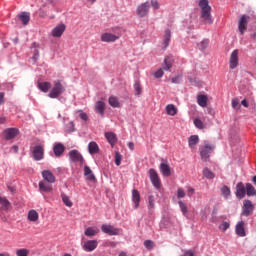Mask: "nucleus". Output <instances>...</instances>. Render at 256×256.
<instances>
[{
	"mask_svg": "<svg viewBox=\"0 0 256 256\" xmlns=\"http://www.w3.org/2000/svg\"><path fill=\"white\" fill-rule=\"evenodd\" d=\"M199 7L201 9V19L207 25H213V17L211 16V6H209V0H200Z\"/></svg>",
	"mask_w": 256,
	"mask_h": 256,
	"instance_id": "obj_1",
	"label": "nucleus"
},
{
	"mask_svg": "<svg viewBox=\"0 0 256 256\" xmlns=\"http://www.w3.org/2000/svg\"><path fill=\"white\" fill-rule=\"evenodd\" d=\"M63 93H65V86H63L60 80H56L54 81V85L48 97H50V99H57L60 95H63Z\"/></svg>",
	"mask_w": 256,
	"mask_h": 256,
	"instance_id": "obj_2",
	"label": "nucleus"
},
{
	"mask_svg": "<svg viewBox=\"0 0 256 256\" xmlns=\"http://www.w3.org/2000/svg\"><path fill=\"white\" fill-rule=\"evenodd\" d=\"M215 150V146L211 145L209 142H204V145L200 148V157L202 161H208L211 157V153Z\"/></svg>",
	"mask_w": 256,
	"mask_h": 256,
	"instance_id": "obj_3",
	"label": "nucleus"
},
{
	"mask_svg": "<svg viewBox=\"0 0 256 256\" xmlns=\"http://www.w3.org/2000/svg\"><path fill=\"white\" fill-rule=\"evenodd\" d=\"M253 211H255V205H253V202L251 200L245 199L243 201L241 215L243 217H250V215H253Z\"/></svg>",
	"mask_w": 256,
	"mask_h": 256,
	"instance_id": "obj_4",
	"label": "nucleus"
},
{
	"mask_svg": "<svg viewBox=\"0 0 256 256\" xmlns=\"http://www.w3.org/2000/svg\"><path fill=\"white\" fill-rule=\"evenodd\" d=\"M100 39L102 43H115V41H119V39H121V34L105 32L101 35Z\"/></svg>",
	"mask_w": 256,
	"mask_h": 256,
	"instance_id": "obj_5",
	"label": "nucleus"
},
{
	"mask_svg": "<svg viewBox=\"0 0 256 256\" xmlns=\"http://www.w3.org/2000/svg\"><path fill=\"white\" fill-rule=\"evenodd\" d=\"M99 242L97 240H87L82 243V249L87 253H91L97 249Z\"/></svg>",
	"mask_w": 256,
	"mask_h": 256,
	"instance_id": "obj_6",
	"label": "nucleus"
},
{
	"mask_svg": "<svg viewBox=\"0 0 256 256\" xmlns=\"http://www.w3.org/2000/svg\"><path fill=\"white\" fill-rule=\"evenodd\" d=\"M68 157L72 163H80V165H83V155H81L79 150H71L68 153Z\"/></svg>",
	"mask_w": 256,
	"mask_h": 256,
	"instance_id": "obj_7",
	"label": "nucleus"
},
{
	"mask_svg": "<svg viewBox=\"0 0 256 256\" xmlns=\"http://www.w3.org/2000/svg\"><path fill=\"white\" fill-rule=\"evenodd\" d=\"M149 177L152 185H154L156 189H161V179H159V174H157V171H155V169L149 170Z\"/></svg>",
	"mask_w": 256,
	"mask_h": 256,
	"instance_id": "obj_8",
	"label": "nucleus"
},
{
	"mask_svg": "<svg viewBox=\"0 0 256 256\" xmlns=\"http://www.w3.org/2000/svg\"><path fill=\"white\" fill-rule=\"evenodd\" d=\"M149 9H151V5L149 4V2H145L137 7L136 13L138 17H147Z\"/></svg>",
	"mask_w": 256,
	"mask_h": 256,
	"instance_id": "obj_9",
	"label": "nucleus"
},
{
	"mask_svg": "<svg viewBox=\"0 0 256 256\" xmlns=\"http://www.w3.org/2000/svg\"><path fill=\"white\" fill-rule=\"evenodd\" d=\"M101 231L103 233H106V235L113 236V235H119L120 230L118 228H115V226L113 225L103 224L101 226Z\"/></svg>",
	"mask_w": 256,
	"mask_h": 256,
	"instance_id": "obj_10",
	"label": "nucleus"
},
{
	"mask_svg": "<svg viewBox=\"0 0 256 256\" xmlns=\"http://www.w3.org/2000/svg\"><path fill=\"white\" fill-rule=\"evenodd\" d=\"M3 135L6 141H11V139H15V137L19 135V129L7 128L3 131Z\"/></svg>",
	"mask_w": 256,
	"mask_h": 256,
	"instance_id": "obj_11",
	"label": "nucleus"
},
{
	"mask_svg": "<svg viewBox=\"0 0 256 256\" xmlns=\"http://www.w3.org/2000/svg\"><path fill=\"white\" fill-rule=\"evenodd\" d=\"M250 17L247 15H242L238 24V29L241 35L247 31V24L249 23Z\"/></svg>",
	"mask_w": 256,
	"mask_h": 256,
	"instance_id": "obj_12",
	"label": "nucleus"
},
{
	"mask_svg": "<svg viewBox=\"0 0 256 256\" xmlns=\"http://www.w3.org/2000/svg\"><path fill=\"white\" fill-rule=\"evenodd\" d=\"M230 69H236L239 65V50H234L230 55L229 60Z\"/></svg>",
	"mask_w": 256,
	"mask_h": 256,
	"instance_id": "obj_13",
	"label": "nucleus"
},
{
	"mask_svg": "<svg viewBox=\"0 0 256 256\" xmlns=\"http://www.w3.org/2000/svg\"><path fill=\"white\" fill-rule=\"evenodd\" d=\"M45 153V149L42 145H36L33 149V157L35 161H41L43 159Z\"/></svg>",
	"mask_w": 256,
	"mask_h": 256,
	"instance_id": "obj_14",
	"label": "nucleus"
},
{
	"mask_svg": "<svg viewBox=\"0 0 256 256\" xmlns=\"http://www.w3.org/2000/svg\"><path fill=\"white\" fill-rule=\"evenodd\" d=\"M245 195H247V188H245V185L243 184V182H239L236 185V197L238 199H243Z\"/></svg>",
	"mask_w": 256,
	"mask_h": 256,
	"instance_id": "obj_15",
	"label": "nucleus"
},
{
	"mask_svg": "<svg viewBox=\"0 0 256 256\" xmlns=\"http://www.w3.org/2000/svg\"><path fill=\"white\" fill-rule=\"evenodd\" d=\"M65 29H67L65 24H58L52 30V37H61L63 35V33H65Z\"/></svg>",
	"mask_w": 256,
	"mask_h": 256,
	"instance_id": "obj_16",
	"label": "nucleus"
},
{
	"mask_svg": "<svg viewBox=\"0 0 256 256\" xmlns=\"http://www.w3.org/2000/svg\"><path fill=\"white\" fill-rule=\"evenodd\" d=\"M42 177L44 181H47V183H55L57 181L53 172L49 170L42 171Z\"/></svg>",
	"mask_w": 256,
	"mask_h": 256,
	"instance_id": "obj_17",
	"label": "nucleus"
},
{
	"mask_svg": "<svg viewBox=\"0 0 256 256\" xmlns=\"http://www.w3.org/2000/svg\"><path fill=\"white\" fill-rule=\"evenodd\" d=\"M132 202L134 203V209H139V203H141V194L139 190H132Z\"/></svg>",
	"mask_w": 256,
	"mask_h": 256,
	"instance_id": "obj_18",
	"label": "nucleus"
},
{
	"mask_svg": "<svg viewBox=\"0 0 256 256\" xmlns=\"http://www.w3.org/2000/svg\"><path fill=\"white\" fill-rule=\"evenodd\" d=\"M236 235H238V237H245V222L244 221H240L237 223L236 228Z\"/></svg>",
	"mask_w": 256,
	"mask_h": 256,
	"instance_id": "obj_19",
	"label": "nucleus"
},
{
	"mask_svg": "<svg viewBox=\"0 0 256 256\" xmlns=\"http://www.w3.org/2000/svg\"><path fill=\"white\" fill-rule=\"evenodd\" d=\"M99 151V144H97V142L92 141L88 144V153H90V155H97Z\"/></svg>",
	"mask_w": 256,
	"mask_h": 256,
	"instance_id": "obj_20",
	"label": "nucleus"
},
{
	"mask_svg": "<svg viewBox=\"0 0 256 256\" xmlns=\"http://www.w3.org/2000/svg\"><path fill=\"white\" fill-rule=\"evenodd\" d=\"M160 172L162 173L163 177H171V167L166 163L160 164Z\"/></svg>",
	"mask_w": 256,
	"mask_h": 256,
	"instance_id": "obj_21",
	"label": "nucleus"
},
{
	"mask_svg": "<svg viewBox=\"0 0 256 256\" xmlns=\"http://www.w3.org/2000/svg\"><path fill=\"white\" fill-rule=\"evenodd\" d=\"M53 151H54L55 157H61V155L65 153V146L61 143H58L53 147Z\"/></svg>",
	"mask_w": 256,
	"mask_h": 256,
	"instance_id": "obj_22",
	"label": "nucleus"
},
{
	"mask_svg": "<svg viewBox=\"0 0 256 256\" xmlns=\"http://www.w3.org/2000/svg\"><path fill=\"white\" fill-rule=\"evenodd\" d=\"M28 221H30L31 223H35L37 221H39V213L36 210H30L28 212V216H27Z\"/></svg>",
	"mask_w": 256,
	"mask_h": 256,
	"instance_id": "obj_23",
	"label": "nucleus"
},
{
	"mask_svg": "<svg viewBox=\"0 0 256 256\" xmlns=\"http://www.w3.org/2000/svg\"><path fill=\"white\" fill-rule=\"evenodd\" d=\"M39 190L42 193H51V191H53V186H51L43 181H40L39 182Z\"/></svg>",
	"mask_w": 256,
	"mask_h": 256,
	"instance_id": "obj_24",
	"label": "nucleus"
},
{
	"mask_svg": "<svg viewBox=\"0 0 256 256\" xmlns=\"http://www.w3.org/2000/svg\"><path fill=\"white\" fill-rule=\"evenodd\" d=\"M18 17L23 25H28L29 21H31V14L29 12H22Z\"/></svg>",
	"mask_w": 256,
	"mask_h": 256,
	"instance_id": "obj_25",
	"label": "nucleus"
},
{
	"mask_svg": "<svg viewBox=\"0 0 256 256\" xmlns=\"http://www.w3.org/2000/svg\"><path fill=\"white\" fill-rule=\"evenodd\" d=\"M105 137L108 141V143L113 147V145H115V143H117V135H115V133L113 132H106L105 133Z\"/></svg>",
	"mask_w": 256,
	"mask_h": 256,
	"instance_id": "obj_26",
	"label": "nucleus"
},
{
	"mask_svg": "<svg viewBox=\"0 0 256 256\" xmlns=\"http://www.w3.org/2000/svg\"><path fill=\"white\" fill-rule=\"evenodd\" d=\"M199 143V136L198 135H192L188 138V145L190 149H195L197 144Z\"/></svg>",
	"mask_w": 256,
	"mask_h": 256,
	"instance_id": "obj_27",
	"label": "nucleus"
},
{
	"mask_svg": "<svg viewBox=\"0 0 256 256\" xmlns=\"http://www.w3.org/2000/svg\"><path fill=\"white\" fill-rule=\"evenodd\" d=\"M84 175L88 181H95V174H93V170L89 166L84 167Z\"/></svg>",
	"mask_w": 256,
	"mask_h": 256,
	"instance_id": "obj_28",
	"label": "nucleus"
},
{
	"mask_svg": "<svg viewBox=\"0 0 256 256\" xmlns=\"http://www.w3.org/2000/svg\"><path fill=\"white\" fill-rule=\"evenodd\" d=\"M95 111L99 113V115H105V102L101 100L96 102Z\"/></svg>",
	"mask_w": 256,
	"mask_h": 256,
	"instance_id": "obj_29",
	"label": "nucleus"
},
{
	"mask_svg": "<svg viewBox=\"0 0 256 256\" xmlns=\"http://www.w3.org/2000/svg\"><path fill=\"white\" fill-rule=\"evenodd\" d=\"M207 95L200 94L197 96V103L200 107H207Z\"/></svg>",
	"mask_w": 256,
	"mask_h": 256,
	"instance_id": "obj_30",
	"label": "nucleus"
},
{
	"mask_svg": "<svg viewBox=\"0 0 256 256\" xmlns=\"http://www.w3.org/2000/svg\"><path fill=\"white\" fill-rule=\"evenodd\" d=\"M166 113L170 115V117H175V115H177V107L173 104H168L166 106Z\"/></svg>",
	"mask_w": 256,
	"mask_h": 256,
	"instance_id": "obj_31",
	"label": "nucleus"
},
{
	"mask_svg": "<svg viewBox=\"0 0 256 256\" xmlns=\"http://www.w3.org/2000/svg\"><path fill=\"white\" fill-rule=\"evenodd\" d=\"M38 88L43 93H47L51 89V83H49V82H39L38 83Z\"/></svg>",
	"mask_w": 256,
	"mask_h": 256,
	"instance_id": "obj_32",
	"label": "nucleus"
},
{
	"mask_svg": "<svg viewBox=\"0 0 256 256\" xmlns=\"http://www.w3.org/2000/svg\"><path fill=\"white\" fill-rule=\"evenodd\" d=\"M170 41H171V30L168 29L165 31V34H164V42H163L164 49H167L169 47Z\"/></svg>",
	"mask_w": 256,
	"mask_h": 256,
	"instance_id": "obj_33",
	"label": "nucleus"
},
{
	"mask_svg": "<svg viewBox=\"0 0 256 256\" xmlns=\"http://www.w3.org/2000/svg\"><path fill=\"white\" fill-rule=\"evenodd\" d=\"M97 233H99V230L93 228V227H88L85 232L84 235L86 237H95V235H97Z\"/></svg>",
	"mask_w": 256,
	"mask_h": 256,
	"instance_id": "obj_34",
	"label": "nucleus"
},
{
	"mask_svg": "<svg viewBox=\"0 0 256 256\" xmlns=\"http://www.w3.org/2000/svg\"><path fill=\"white\" fill-rule=\"evenodd\" d=\"M108 101L111 107L117 108L121 106L119 103V99H117V97L115 96H110Z\"/></svg>",
	"mask_w": 256,
	"mask_h": 256,
	"instance_id": "obj_35",
	"label": "nucleus"
},
{
	"mask_svg": "<svg viewBox=\"0 0 256 256\" xmlns=\"http://www.w3.org/2000/svg\"><path fill=\"white\" fill-rule=\"evenodd\" d=\"M171 67H173V61L169 57L165 58L164 64H163V70L169 71V69H171Z\"/></svg>",
	"mask_w": 256,
	"mask_h": 256,
	"instance_id": "obj_36",
	"label": "nucleus"
},
{
	"mask_svg": "<svg viewBox=\"0 0 256 256\" xmlns=\"http://www.w3.org/2000/svg\"><path fill=\"white\" fill-rule=\"evenodd\" d=\"M0 205L2 209L7 211V209H9V207L11 206V203H9V200H7V198L0 197Z\"/></svg>",
	"mask_w": 256,
	"mask_h": 256,
	"instance_id": "obj_37",
	"label": "nucleus"
},
{
	"mask_svg": "<svg viewBox=\"0 0 256 256\" xmlns=\"http://www.w3.org/2000/svg\"><path fill=\"white\" fill-rule=\"evenodd\" d=\"M61 198H62L64 205H66V207H73V202H71V199H69V196L62 193Z\"/></svg>",
	"mask_w": 256,
	"mask_h": 256,
	"instance_id": "obj_38",
	"label": "nucleus"
},
{
	"mask_svg": "<svg viewBox=\"0 0 256 256\" xmlns=\"http://www.w3.org/2000/svg\"><path fill=\"white\" fill-rule=\"evenodd\" d=\"M203 176L206 179H215V173H213L209 168L203 170Z\"/></svg>",
	"mask_w": 256,
	"mask_h": 256,
	"instance_id": "obj_39",
	"label": "nucleus"
},
{
	"mask_svg": "<svg viewBox=\"0 0 256 256\" xmlns=\"http://www.w3.org/2000/svg\"><path fill=\"white\" fill-rule=\"evenodd\" d=\"M221 193L223 197H225V199H229V197L231 196V189L227 186H223L221 188Z\"/></svg>",
	"mask_w": 256,
	"mask_h": 256,
	"instance_id": "obj_40",
	"label": "nucleus"
},
{
	"mask_svg": "<svg viewBox=\"0 0 256 256\" xmlns=\"http://www.w3.org/2000/svg\"><path fill=\"white\" fill-rule=\"evenodd\" d=\"M148 203H149L148 205L149 209H155V195L150 194L148 196Z\"/></svg>",
	"mask_w": 256,
	"mask_h": 256,
	"instance_id": "obj_41",
	"label": "nucleus"
},
{
	"mask_svg": "<svg viewBox=\"0 0 256 256\" xmlns=\"http://www.w3.org/2000/svg\"><path fill=\"white\" fill-rule=\"evenodd\" d=\"M134 89L136 91V95L139 97V95H141V93L143 92V88H141V82L140 81H136L134 83Z\"/></svg>",
	"mask_w": 256,
	"mask_h": 256,
	"instance_id": "obj_42",
	"label": "nucleus"
},
{
	"mask_svg": "<svg viewBox=\"0 0 256 256\" xmlns=\"http://www.w3.org/2000/svg\"><path fill=\"white\" fill-rule=\"evenodd\" d=\"M16 255L17 256H29V249L27 248H21L16 250Z\"/></svg>",
	"mask_w": 256,
	"mask_h": 256,
	"instance_id": "obj_43",
	"label": "nucleus"
},
{
	"mask_svg": "<svg viewBox=\"0 0 256 256\" xmlns=\"http://www.w3.org/2000/svg\"><path fill=\"white\" fill-rule=\"evenodd\" d=\"M194 125L197 127V129H205V125L203 124V121L201 119L196 118L194 119Z\"/></svg>",
	"mask_w": 256,
	"mask_h": 256,
	"instance_id": "obj_44",
	"label": "nucleus"
},
{
	"mask_svg": "<svg viewBox=\"0 0 256 256\" xmlns=\"http://www.w3.org/2000/svg\"><path fill=\"white\" fill-rule=\"evenodd\" d=\"M178 205H179L184 217L187 216V205H185V203H183V201H179Z\"/></svg>",
	"mask_w": 256,
	"mask_h": 256,
	"instance_id": "obj_45",
	"label": "nucleus"
},
{
	"mask_svg": "<svg viewBox=\"0 0 256 256\" xmlns=\"http://www.w3.org/2000/svg\"><path fill=\"white\" fill-rule=\"evenodd\" d=\"M66 131L67 133H73V131H75V124L73 122H69L66 125Z\"/></svg>",
	"mask_w": 256,
	"mask_h": 256,
	"instance_id": "obj_46",
	"label": "nucleus"
},
{
	"mask_svg": "<svg viewBox=\"0 0 256 256\" xmlns=\"http://www.w3.org/2000/svg\"><path fill=\"white\" fill-rule=\"evenodd\" d=\"M229 227H231V224H229V222H223L222 224H220L219 229L220 231H227V229H229Z\"/></svg>",
	"mask_w": 256,
	"mask_h": 256,
	"instance_id": "obj_47",
	"label": "nucleus"
},
{
	"mask_svg": "<svg viewBox=\"0 0 256 256\" xmlns=\"http://www.w3.org/2000/svg\"><path fill=\"white\" fill-rule=\"evenodd\" d=\"M207 47H209V40H203L200 42L199 49H201L203 51V50L207 49Z\"/></svg>",
	"mask_w": 256,
	"mask_h": 256,
	"instance_id": "obj_48",
	"label": "nucleus"
},
{
	"mask_svg": "<svg viewBox=\"0 0 256 256\" xmlns=\"http://www.w3.org/2000/svg\"><path fill=\"white\" fill-rule=\"evenodd\" d=\"M121 159L122 156L119 154V152H115V164L117 165V167L121 165Z\"/></svg>",
	"mask_w": 256,
	"mask_h": 256,
	"instance_id": "obj_49",
	"label": "nucleus"
},
{
	"mask_svg": "<svg viewBox=\"0 0 256 256\" xmlns=\"http://www.w3.org/2000/svg\"><path fill=\"white\" fill-rule=\"evenodd\" d=\"M78 113L82 121H87L89 119V116H87V113L83 112V110H79Z\"/></svg>",
	"mask_w": 256,
	"mask_h": 256,
	"instance_id": "obj_50",
	"label": "nucleus"
},
{
	"mask_svg": "<svg viewBox=\"0 0 256 256\" xmlns=\"http://www.w3.org/2000/svg\"><path fill=\"white\" fill-rule=\"evenodd\" d=\"M164 75L163 72V68L158 69L155 73H154V77L156 79H161V77Z\"/></svg>",
	"mask_w": 256,
	"mask_h": 256,
	"instance_id": "obj_51",
	"label": "nucleus"
},
{
	"mask_svg": "<svg viewBox=\"0 0 256 256\" xmlns=\"http://www.w3.org/2000/svg\"><path fill=\"white\" fill-rule=\"evenodd\" d=\"M185 197V190L183 188H178L177 190V198L178 199H183Z\"/></svg>",
	"mask_w": 256,
	"mask_h": 256,
	"instance_id": "obj_52",
	"label": "nucleus"
},
{
	"mask_svg": "<svg viewBox=\"0 0 256 256\" xmlns=\"http://www.w3.org/2000/svg\"><path fill=\"white\" fill-rule=\"evenodd\" d=\"M144 247H146V249H153L154 247L153 241L151 240L144 241Z\"/></svg>",
	"mask_w": 256,
	"mask_h": 256,
	"instance_id": "obj_53",
	"label": "nucleus"
},
{
	"mask_svg": "<svg viewBox=\"0 0 256 256\" xmlns=\"http://www.w3.org/2000/svg\"><path fill=\"white\" fill-rule=\"evenodd\" d=\"M194 194H195V189L188 187V190H187L188 197H192V195Z\"/></svg>",
	"mask_w": 256,
	"mask_h": 256,
	"instance_id": "obj_54",
	"label": "nucleus"
},
{
	"mask_svg": "<svg viewBox=\"0 0 256 256\" xmlns=\"http://www.w3.org/2000/svg\"><path fill=\"white\" fill-rule=\"evenodd\" d=\"M232 107H233V109H237V107H239V100L233 99L232 100Z\"/></svg>",
	"mask_w": 256,
	"mask_h": 256,
	"instance_id": "obj_55",
	"label": "nucleus"
},
{
	"mask_svg": "<svg viewBox=\"0 0 256 256\" xmlns=\"http://www.w3.org/2000/svg\"><path fill=\"white\" fill-rule=\"evenodd\" d=\"M151 5L153 7V9H159V2L155 1V0H152L151 1Z\"/></svg>",
	"mask_w": 256,
	"mask_h": 256,
	"instance_id": "obj_56",
	"label": "nucleus"
},
{
	"mask_svg": "<svg viewBox=\"0 0 256 256\" xmlns=\"http://www.w3.org/2000/svg\"><path fill=\"white\" fill-rule=\"evenodd\" d=\"M172 83H181V76H176L171 79Z\"/></svg>",
	"mask_w": 256,
	"mask_h": 256,
	"instance_id": "obj_57",
	"label": "nucleus"
},
{
	"mask_svg": "<svg viewBox=\"0 0 256 256\" xmlns=\"http://www.w3.org/2000/svg\"><path fill=\"white\" fill-rule=\"evenodd\" d=\"M33 59H34V61H37L39 59V50L38 49L34 50Z\"/></svg>",
	"mask_w": 256,
	"mask_h": 256,
	"instance_id": "obj_58",
	"label": "nucleus"
},
{
	"mask_svg": "<svg viewBox=\"0 0 256 256\" xmlns=\"http://www.w3.org/2000/svg\"><path fill=\"white\" fill-rule=\"evenodd\" d=\"M5 94L3 92H0V105H3L5 103Z\"/></svg>",
	"mask_w": 256,
	"mask_h": 256,
	"instance_id": "obj_59",
	"label": "nucleus"
},
{
	"mask_svg": "<svg viewBox=\"0 0 256 256\" xmlns=\"http://www.w3.org/2000/svg\"><path fill=\"white\" fill-rule=\"evenodd\" d=\"M241 105H243V107H246V108L249 107V103L245 99L241 101Z\"/></svg>",
	"mask_w": 256,
	"mask_h": 256,
	"instance_id": "obj_60",
	"label": "nucleus"
},
{
	"mask_svg": "<svg viewBox=\"0 0 256 256\" xmlns=\"http://www.w3.org/2000/svg\"><path fill=\"white\" fill-rule=\"evenodd\" d=\"M128 147L131 151H133V149H135V144L133 142H129Z\"/></svg>",
	"mask_w": 256,
	"mask_h": 256,
	"instance_id": "obj_61",
	"label": "nucleus"
},
{
	"mask_svg": "<svg viewBox=\"0 0 256 256\" xmlns=\"http://www.w3.org/2000/svg\"><path fill=\"white\" fill-rule=\"evenodd\" d=\"M185 255H188V256H195V254L192 252V250H188L185 252Z\"/></svg>",
	"mask_w": 256,
	"mask_h": 256,
	"instance_id": "obj_62",
	"label": "nucleus"
},
{
	"mask_svg": "<svg viewBox=\"0 0 256 256\" xmlns=\"http://www.w3.org/2000/svg\"><path fill=\"white\" fill-rule=\"evenodd\" d=\"M0 256H11V254H9V252H4V253H0Z\"/></svg>",
	"mask_w": 256,
	"mask_h": 256,
	"instance_id": "obj_63",
	"label": "nucleus"
},
{
	"mask_svg": "<svg viewBox=\"0 0 256 256\" xmlns=\"http://www.w3.org/2000/svg\"><path fill=\"white\" fill-rule=\"evenodd\" d=\"M118 256H127L126 252H120Z\"/></svg>",
	"mask_w": 256,
	"mask_h": 256,
	"instance_id": "obj_64",
	"label": "nucleus"
}]
</instances>
